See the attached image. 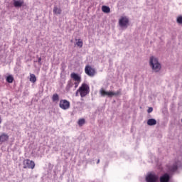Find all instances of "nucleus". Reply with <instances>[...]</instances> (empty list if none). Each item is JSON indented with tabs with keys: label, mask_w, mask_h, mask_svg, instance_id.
I'll list each match as a JSON object with an SVG mask.
<instances>
[{
	"label": "nucleus",
	"mask_w": 182,
	"mask_h": 182,
	"mask_svg": "<svg viewBox=\"0 0 182 182\" xmlns=\"http://www.w3.org/2000/svg\"><path fill=\"white\" fill-rule=\"evenodd\" d=\"M81 97H85L90 93V87L86 83H82L77 90Z\"/></svg>",
	"instance_id": "f257e3e1"
},
{
	"label": "nucleus",
	"mask_w": 182,
	"mask_h": 182,
	"mask_svg": "<svg viewBox=\"0 0 182 182\" xmlns=\"http://www.w3.org/2000/svg\"><path fill=\"white\" fill-rule=\"evenodd\" d=\"M149 65L154 72H159L160 69H161V65L159 63V60L154 57H151Z\"/></svg>",
	"instance_id": "f03ea898"
},
{
	"label": "nucleus",
	"mask_w": 182,
	"mask_h": 182,
	"mask_svg": "<svg viewBox=\"0 0 182 182\" xmlns=\"http://www.w3.org/2000/svg\"><path fill=\"white\" fill-rule=\"evenodd\" d=\"M70 77L75 82V88H77L80 82H82V77H80L77 73H73L70 74Z\"/></svg>",
	"instance_id": "7ed1b4c3"
},
{
	"label": "nucleus",
	"mask_w": 182,
	"mask_h": 182,
	"mask_svg": "<svg viewBox=\"0 0 182 182\" xmlns=\"http://www.w3.org/2000/svg\"><path fill=\"white\" fill-rule=\"evenodd\" d=\"M23 168H31L33 170L35 168V161L30 159H25L23 161Z\"/></svg>",
	"instance_id": "20e7f679"
},
{
	"label": "nucleus",
	"mask_w": 182,
	"mask_h": 182,
	"mask_svg": "<svg viewBox=\"0 0 182 182\" xmlns=\"http://www.w3.org/2000/svg\"><path fill=\"white\" fill-rule=\"evenodd\" d=\"M85 72L86 75H87V76H90V77H93V76L96 75V70L89 65L85 66Z\"/></svg>",
	"instance_id": "39448f33"
},
{
	"label": "nucleus",
	"mask_w": 182,
	"mask_h": 182,
	"mask_svg": "<svg viewBox=\"0 0 182 182\" xmlns=\"http://www.w3.org/2000/svg\"><path fill=\"white\" fill-rule=\"evenodd\" d=\"M59 106L63 110H68L70 107V102L67 100H60Z\"/></svg>",
	"instance_id": "423d86ee"
},
{
	"label": "nucleus",
	"mask_w": 182,
	"mask_h": 182,
	"mask_svg": "<svg viewBox=\"0 0 182 182\" xmlns=\"http://www.w3.org/2000/svg\"><path fill=\"white\" fill-rule=\"evenodd\" d=\"M121 93H122V92H120V91L113 92H106L103 89L100 90L101 96H119V95H121Z\"/></svg>",
	"instance_id": "0eeeda50"
},
{
	"label": "nucleus",
	"mask_w": 182,
	"mask_h": 182,
	"mask_svg": "<svg viewBox=\"0 0 182 182\" xmlns=\"http://www.w3.org/2000/svg\"><path fill=\"white\" fill-rule=\"evenodd\" d=\"M119 24L121 28H127L129 25V18L126 16H122L119 20Z\"/></svg>",
	"instance_id": "6e6552de"
},
{
	"label": "nucleus",
	"mask_w": 182,
	"mask_h": 182,
	"mask_svg": "<svg viewBox=\"0 0 182 182\" xmlns=\"http://www.w3.org/2000/svg\"><path fill=\"white\" fill-rule=\"evenodd\" d=\"M157 180H159V176L154 173H150L146 178V182H157Z\"/></svg>",
	"instance_id": "1a4fd4ad"
},
{
	"label": "nucleus",
	"mask_w": 182,
	"mask_h": 182,
	"mask_svg": "<svg viewBox=\"0 0 182 182\" xmlns=\"http://www.w3.org/2000/svg\"><path fill=\"white\" fill-rule=\"evenodd\" d=\"M9 140V135L5 133H2L0 135V144L5 143V141H8Z\"/></svg>",
	"instance_id": "9d476101"
},
{
	"label": "nucleus",
	"mask_w": 182,
	"mask_h": 182,
	"mask_svg": "<svg viewBox=\"0 0 182 182\" xmlns=\"http://www.w3.org/2000/svg\"><path fill=\"white\" fill-rule=\"evenodd\" d=\"M160 182H169L170 181V175L168 173H164L159 178Z\"/></svg>",
	"instance_id": "9b49d317"
},
{
	"label": "nucleus",
	"mask_w": 182,
	"mask_h": 182,
	"mask_svg": "<svg viewBox=\"0 0 182 182\" xmlns=\"http://www.w3.org/2000/svg\"><path fill=\"white\" fill-rule=\"evenodd\" d=\"M74 85H75V82H73V80H68L65 87V90H67V92H69V90H70V89L73 87Z\"/></svg>",
	"instance_id": "f8f14e48"
},
{
	"label": "nucleus",
	"mask_w": 182,
	"mask_h": 182,
	"mask_svg": "<svg viewBox=\"0 0 182 182\" xmlns=\"http://www.w3.org/2000/svg\"><path fill=\"white\" fill-rule=\"evenodd\" d=\"M148 126H156L157 124V121L154 119H149L147 120Z\"/></svg>",
	"instance_id": "ddd939ff"
},
{
	"label": "nucleus",
	"mask_w": 182,
	"mask_h": 182,
	"mask_svg": "<svg viewBox=\"0 0 182 182\" xmlns=\"http://www.w3.org/2000/svg\"><path fill=\"white\" fill-rule=\"evenodd\" d=\"M178 168V166H177V162H176L168 168L169 171L172 172L177 171Z\"/></svg>",
	"instance_id": "4468645a"
},
{
	"label": "nucleus",
	"mask_w": 182,
	"mask_h": 182,
	"mask_svg": "<svg viewBox=\"0 0 182 182\" xmlns=\"http://www.w3.org/2000/svg\"><path fill=\"white\" fill-rule=\"evenodd\" d=\"M22 5H23V1H14V6H15V8H19L21 6H22Z\"/></svg>",
	"instance_id": "2eb2a0df"
},
{
	"label": "nucleus",
	"mask_w": 182,
	"mask_h": 182,
	"mask_svg": "<svg viewBox=\"0 0 182 182\" xmlns=\"http://www.w3.org/2000/svg\"><path fill=\"white\" fill-rule=\"evenodd\" d=\"M102 12H105V14H109L110 7H109L107 6H102Z\"/></svg>",
	"instance_id": "dca6fc26"
},
{
	"label": "nucleus",
	"mask_w": 182,
	"mask_h": 182,
	"mask_svg": "<svg viewBox=\"0 0 182 182\" xmlns=\"http://www.w3.org/2000/svg\"><path fill=\"white\" fill-rule=\"evenodd\" d=\"M53 14H55V15H60V14H62V9L55 6L53 8Z\"/></svg>",
	"instance_id": "f3484780"
},
{
	"label": "nucleus",
	"mask_w": 182,
	"mask_h": 182,
	"mask_svg": "<svg viewBox=\"0 0 182 182\" xmlns=\"http://www.w3.org/2000/svg\"><path fill=\"white\" fill-rule=\"evenodd\" d=\"M30 82L35 83L36 82V76L35 74H30Z\"/></svg>",
	"instance_id": "a211bd4d"
},
{
	"label": "nucleus",
	"mask_w": 182,
	"mask_h": 182,
	"mask_svg": "<svg viewBox=\"0 0 182 182\" xmlns=\"http://www.w3.org/2000/svg\"><path fill=\"white\" fill-rule=\"evenodd\" d=\"M85 123H86V121L85 120V119L82 118L78 120L77 124L78 126H80V127H82V126H83Z\"/></svg>",
	"instance_id": "6ab92c4d"
},
{
	"label": "nucleus",
	"mask_w": 182,
	"mask_h": 182,
	"mask_svg": "<svg viewBox=\"0 0 182 182\" xmlns=\"http://www.w3.org/2000/svg\"><path fill=\"white\" fill-rule=\"evenodd\" d=\"M53 102H58L59 100V95L58 94H54L52 97Z\"/></svg>",
	"instance_id": "aec40b11"
},
{
	"label": "nucleus",
	"mask_w": 182,
	"mask_h": 182,
	"mask_svg": "<svg viewBox=\"0 0 182 182\" xmlns=\"http://www.w3.org/2000/svg\"><path fill=\"white\" fill-rule=\"evenodd\" d=\"M77 46L78 48H82L83 47V41L80 39H78V41L76 43Z\"/></svg>",
	"instance_id": "412c9836"
},
{
	"label": "nucleus",
	"mask_w": 182,
	"mask_h": 182,
	"mask_svg": "<svg viewBox=\"0 0 182 182\" xmlns=\"http://www.w3.org/2000/svg\"><path fill=\"white\" fill-rule=\"evenodd\" d=\"M6 82H8V83H12L14 82V77H12L11 75H9L6 77Z\"/></svg>",
	"instance_id": "4be33fe9"
},
{
	"label": "nucleus",
	"mask_w": 182,
	"mask_h": 182,
	"mask_svg": "<svg viewBox=\"0 0 182 182\" xmlns=\"http://www.w3.org/2000/svg\"><path fill=\"white\" fill-rule=\"evenodd\" d=\"M177 22H178V23H182V16H178L177 18Z\"/></svg>",
	"instance_id": "5701e85b"
},
{
	"label": "nucleus",
	"mask_w": 182,
	"mask_h": 182,
	"mask_svg": "<svg viewBox=\"0 0 182 182\" xmlns=\"http://www.w3.org/2000/svg\"><path fill=\"white\" fill-rule=\"evenodd\" d=\"M151 112H153V107H149L147 110L148 113H151Z\"/></svg>",
	"instance_id": "b1692460"
},
{
	"label": "nucleus",
	"mask_w": 182,
	"mask_h": 182,
	"mask_svg": "<svg viewBox=\"0 0 182 182\" xmlns=\"http://www.w3.org/2000/svg\"><path fill=\"white\" fill-rule=\"evenodd\" d=\"M41 62H42V58H38V63H41Z\"/></svg>",
	"instance_id": "393cba45"
},
{
	"label": "nucleus",
	"mask_w": 182,
	"mask_h": 182,
	"mask_svg": "<svg viewBox=\"0 0 182 182\" xmlns=\"http://www.w3.org/2000/svg\"><path fill=\"white\" fill-rule=\"evenodd\" d=\"M75 96H79V92H77V91L75 92Z\"/></svg>",
	"instance_id": "a878e982"
},
{
	"label": "nucleus",
	"mask_w": 182,
	"mask_h": 182,
	"mask_svg": "<svg viewBox=\"0 0 182 182\" xmlns=\"http://www.w3.org/2000/svg\"><path fill=\"white\" fill-rule=\"evenodd\" d=\"M2 123V118L0 117V124Z\"/></svg>",
	"instance_id": "bb28decb"
},
{
	"label": "nucleus",
	"mask_w": 182,
	"mask_h": 182,
	"mask_svg": "<svg viewBox=\"0 0 182 182\" xmlns=\"http://www.w3.org/2000/svg\"><path fill=\"white\" fill-rule=\"evenodd\" d=\"M99 163H100V159H98L97 164H99Z\"/></svg>",
	"instance_id": "cd10ccee"
},
{
	"label": "nucleus",
	"mask_w": 182,
	"mask_h": 182,
	"mask_svg": "<svg viewBox=\"0 0 182 182\" xmlns=\"http://www.w3.org/2000/svg\"><path fill=\"white\" fill-rule=\"evenodd\" d=\"M81 100H83V98H82Z\"/></svg>",
	"instance_id": "c85d7f7f"
}]
</instances>
